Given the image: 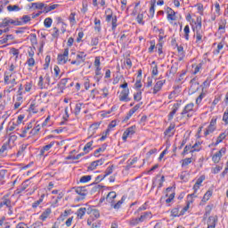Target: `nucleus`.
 <instances>
[{
  "label": "nucleus",
  "mask_w": 228,
  "mask_h": 228,
  "mask_svg": "<svg viewBox=\"0 0 228 228\" xmlns=\"http://www.w3.org/2000/svg\"><path fill=\"white\" fill-rule=\"evenodd\" d=\"M19 127V124L15 122L9 123L7 128H6V133L7 134H10L12 131H15Z\"/></svg>",
  "instance_id": "obj_22"
},
{
  "label": "nucleus",
  "mask_w": 228,
  "mask_h": 228,
  "mask_svg": "<svg viewBox=\"0 0 228 228\" xmlns=\"http://www.w3.org/2000/svg\"><path fill=\"white\" fill-rule=\"evenodd\" d=\"M134 133H136V126H132L126 128V131L123 133L122 140L124 142H127V138H132Z\"/></svg>",
  "instance_id": "obj_6"
},
{
  "label": "nucleus",
  "mask_w": 228,
  "mask_h": 228,
  "mask_svg": "<svg viewBox=\"0 0 228 228\" xmlns=\"http://www.w3.org/2000/svg\"><path fill=\"white\" fill-rule=\"evenodd\" d=\"M172 190H174L173 187H168L166 190L167 191L166 197H168L166 200V204H170V202H172L174 199H175V192H174Z\"/></svg>",
  "instance_id": "obj_10"
},
{
  "label": "nucleus",
  "mask_w": 228,
  "mask_h": 228,
  "mask_svg": "<svg viewBox=\"0 0 228 228\" xmlns=\"http://www.w3.org/2000/svg\"><path fill=\"white\" fill-rule=\"evenodd\" d=\"M86 213V208H80L77 211V218H83V216H85Z\"/></svg>",
  "instance_id": "obj_34"
},
{
  "label": "nucleus",
  "mask_w": 228,
  "mask_h": 228,
  "mask_svg": "<svg viewBox=\"0 0 228 228\" xmlns=\"http://www.w3.org/2000/svg\"><path fill=\"white\" fill-rule=\"evenodd\" d=\"M27 65H28V67H35V59L33 57L28 58Z\"/></svg>",
  "instance_id": "obj_63"
},
{
  "label": "nucleus",
  "mask_w": 228,
  "mask_h": 228,
  "mask_svg": "<svg viewBox=\"0 0 228 228\" xmlns=\"http://www.w3.org/2000/svg\"><path fill=\"white\" fill-rule=\"evenodd\" d=\"M92 181V175H84L80 178V183H88Z\"/></svg>",
  "instance_id": "obj_58"
},
{
  "label": "nucleus",
  "mask_w": 228,
  "mask_h": 228,
  "mask_svg": "<svg viewBox=\"0 0 228 228\" xmlns=\"http://www.w3.org/2000/svg\"><path fill=\"white\" fill-rule=\"evenodd\" d=\"M211 195H213V192H211V191H208L203 196L202 202H208L211 198Z\"/></svg>",
  "instance_id": "obj_50"
},
{
  "label": "nucleus",
  "mask_w": 228,
  "mask_h": 228,
  "mask_svg": "<svg viewBox=\"0 0 228 228\" xmlns=\"http://www.w3.org/2000/svg\"><path fill=\"white\" fill-rule=\"evenodd\" d=\"M192 30L196 37V44H202L204 42V30H202V17L198 16L192 25Z\"/></svg>",
  "instance_id": "obj_1"
},
{
  "label": "nucleus",
  "mask_w": 228,
  "mask_h": 228,
  "mask_svg": "<svg viewBox=\"0 0 228 228\" xmlns=\"http://www.w3.org/2000/svg\"><path fill=\"white\" fill-rule=\"evenodd\" d=\"M216 217L210 216L208 220V228H215L216 227Z\"/></svg>",
  "instance_id": "obj_26"
},
{
  "label": "nucleus",
  "mask_w": 228,
  "mask_h": 228,
  "mask_svg": "<svg viewBox=\"0 0 228 228\" xmlns=\"http://www.w3.org/2000/svg\"><path fill=\"white\" fill-rule=\"evenodd\" d=\"M106 22H111L113 31L117 29V16H113V12L106 16Z\"/></svg>",
  "instance_id": "obj_11"
},
{
  "label": "nucleus",
  "mask_w": 228,
  "mask_h": 228,
  "mask_svg": "<svg viewBox=\"0 0 228 228\" xmlns=\"http://www.w3.org/2000/svg\"><path fill=\"white\" fill-rule=\"evenodd\" d=\"M204 97H206V93L204 92V90H202L200 94L196 99V104L198 106H199V104H200V102H202V99H204Z\"/></svg>",
  "instance_id": "obj_42"
},
{
  "label": "nucleus",
  "mask_w": 228,
  "mask_h": 228,
  "mask_svg": "<svg viewBox=\"0 0 228 228\" xmlns=\"http://www.w3.org/2000/svg\"><path fill=\"white\" fill-rule=\"evenodd\" d=\"M178 110H179V103H175L173 105L172 111L168 114V120H172V118H174V115L177 113Z\"/></svg>",
  "instance_id": "obj_25"
},
{
  "label": "nucleus",
  "mask_w": 228,
  "mask_h": 228,
  "mask_svg": "<svg viewBox=\"0 0 228 228\" xmlns=\"http://www.w3.org/2000/svg\"><path fill=\"white\" fill-rule=\"evenodd\" d=\"M87 213H88V215H93V216H94V218H99V216H101L99 210H97L95 208L88 209Z\"/></svg>",
  "instance_id": "obj_35"
},
{
  "label": "nucleus",
  "mask_w": 228,
  "mask_h": 228,
  "mask_svg": "<svg viewBox=\"0 0 228 228\" xmlns=\"http://www.w3.org/2000/svg\"><path fill=\"white\" fill-rule=\"evenodd\" d=\"M205 180H206V176H204V175H201L198 178V180L196 181V183L193 186L194 191H197L198 190H200L202 183H204Z\"/></svg>",
  "instance_id": "obj_19"
},
{
  "label": "nucleus",
  "mask_w": 228,
  "mask_h": 228,
  "mask_svg": "<svg viewBox=\"0 0 228 228\" xmlns=\"http://www.w3.org/2000/svg\"><path fill=\"white\" fill-rule=\"evenodd\" d=\"M55 143L57 145H59L60 142L53 141L49 144L43 146L40 150L39 155L44 156V158H45L47 156V152H49L51 151V149H53V147H54Z\"/></svg>",
  "instance_id": "obj_7"
},
{
  "label": "nucleus",
  "mask_w": 228,
  "mask_h": 228,
  "mask_svg": "<svg viewBox=\"0 0 228 228\" xmlns=\"http://www.w3.org/2000/svg\"><path fill=\"white\" fill-rule=\"evenodd\" d=\"M58 7V4H53V5H48L47 4H44L43 13H49V12H53V10H56Z\"/></svg>",
  "instance_id": "obj_18"
},
{
  "label": "nucleus",
  "mask_w": 228,
  "mask_h": 228,
  "mask_svg": "<svg viewBox=\"0 0 228 228\" xmlns=\"http://www.w3.org/2000/svg\"><path fill=\"white\" fill-rule=\"evenodd\" d=\"M91 45H99V37H93L91 39Z\"/></svg>",
  "instance_id": "obj_64"
},
{
  "label": "nucleus",
  "mask_w": 228,
  "mask_h": 228,
  "mask_svg": "<svg viewBox=\"0 0 228 228\" xmlns=\"http://www.w3.org/2000/svg\"><path fill=\"white\" fill-rule=\"evenodd\" d=\"M32 8L35 10H44V3H32Z\"/></svg>",
  "instance_id": "obj_44"
},
{
  "label": "nucleus",
  "mask_w": 228,
  "mask_h": 228,
  "mask_svg": "<svg viewBox=\"0 0 228 228\" xmlns=\"http://www.w3.org/2000/svg\"><path fill=\"white\" fill-rule=\"evenodd\" d=\"M175 133V124L171 123L170 126L164 132V134L165 136H168L170 138L171 136H174Z\"/></svg>",
  "instance_id": "obj_13"
},
{
  "label": "nucleus",
  "mask_w": 228,
  "mask_h": 228,
  "mask_svg": "<svg viewBox=\"0 0 228 228\" xmlns=\"http://www.w3.org/2000/svg\"><path fill=\"white\" fill-rule=\"evenodd\" d=\"M181 215H183V212H179V208H175L171 210V216H181Z\"/></svg>",
  "instance_id": "obj_45"
},
{
  "label": "nucleus",
  "mask_w": 228,
  "mask_h": 228,
  "mask_svg": "<svg viewBox=\"0 0 228 228\" xmlns=\"http://www.w3.org/2000/svg\"><path fill=\"white\" fill-rule=\"evenodd\" d=\"M8 150V144H3V146L0 148V158H3V154H4V152H6V151Z\"/></svg>",
  "instance_id": "obj_57"
},
{
  "label": "nucleus",
  "mask_w": 228,
  "mask_h": 228,
  "mask_svg": "<svg viewBox=\"0 0 228 228\" xmlns=\"http://www.w3.org/2000/svg\"><path fill=\"white\" fill-rule=\"evenodd\" d=\"M57 61L61 65H65L69 61V48H65L62 53H60L57 57Z\"/></svg>",
  "instance_id": "obj_8"
},
{
  "label": "nucleus",
  "mask_w": 228,
  "mask_h": 228,
  "mask_svg": "<svg viewBox=\"0 0 228 228\" xmlns=\"http://www.w3.org/2000/svg\"><path fill=\"white\" fill-rule=\"evenodd\" d=\"M222 152L225 154V151L224 150H221L214 154V156L212 157V161H214V163H220V159H222Z\"/></svg>",
  "instance_id": "obj_20"
},
{
  "label": "nucleus",
  "mask_w": 228,
  "mask_h": 228,
  "mask_svg": "<svg viewBox=\"0 0 228 228\" xmlns=\"http://www.w3.org/2000/svg\"><path fill=\"white\" fill-rule=\"evenodd\" d=\"M195 104L193 102H191L183 108V111L181 112L182 117L184 118V117H187V118H191V117H193V113H195Z\"/></svg>",
  "instance_id": "obj_5"
},
{
  "label": "nucleus",
  "mask_w": 228,
  "mask_h": 228,
  "mask_svg": "<svg viewBox=\"0 0 228 228\" xmlns=\"http://www.w3.org/2000/svg\"><path fill=\"white\" fill-rule=\"evenodd\" d=\"M51 213H53V210L51 208H46L39 216V220H42V222H45L47 218L51 216Z\"/></svg>",
  "instance_id": "obj_15"
},
{
  "label": "nucleus",
  "mask_w": 228,
  "mask_h": 228,
  "mask_svg": "<svg viewBox=\"0 0 228 228\" xmlns=\"http://www.w3.org/2000/svg\"><path fill=\"white\" fill-rule=\"evenodd\" d=\"M68 82H69V78H62L59 83V86H61V88H65V86H67Z\"/></svg>",
  "instance_id": "obj_61"
},
{
  "label": "nucleus",
  "mask_w": 228,
  "mask_h": 228,
  "mask_svg": "<svg viewBox=\"0 0 228 228\" xmlns=\"http://www.w3.org/2000/svg\"><path fill=\"white\" fill-rule=\"evenodd\" d=\"M228 136V129L225 130L224 133L220 134V135L217 137L216 143H222L225 138Z\"/></svg>",
  "instance_id": "obj_27"
},
{
  "label": "nucleus",
  "mask_w": 228,
  "mask_h": 228,
  "mask_svg": "<svg viewBox=\"0 0 228 228\" xmlns=\"http://www.w3.org/2000/svg\"><path fill=\"white\" fill-rule=\"evenodd\" d=\"M61 69H60V67L58 66H54L53 68V77L54 79H60L61 77V75L60 74Z\"/></svg>",
  "instance_id": "obj_31"
},
{
  "label": "nucleus",
  "mask_w": 228,
  "mask_h": 228,
  "mask_svg": "<svg viewBox=\"0 0 228 228\" xmlns=\"http://www.w3.org/2000/svg\"><path fill=\"white\" fill-rule=\"evenodd\" d=\"M119 101L122 102H129L131 99L129 98V89H124L120 95H119Z\"/></svg>",
  "instance_id": "obj_12"
},
{
  "label": "nucleus",
  "mask_w": 228,
  "mask_h": 228,
  "mask_svg": "<svg viewBox=\"0 0 228 228\" xmlns=\"http://www.w3.org/2000/svg\"><path fill=\"white\" fill-rule=\"evenodd\" d=\"M193 158H186L181 160L182 163V167L184 168L186 167H188V165H190L192 161H193Z\"/></svg>",
  "instance_id": "obj_29"
},
{
  "label": "nucleus",
  "mask_w": 228,
  "mask_h": 228,
  "mask_svg": "<svg viewBox=\"0 0 228 228\" xmlns=\"http://www.w3.org/2000/svg\"><path fill=\"white\" fill-rule=\"evenodd\" d=\"M30 42H31L32 45H37V44H38V41L37 39V35L33 34L30 37Z\"/></svg>",
  "instance_id": "obj_62"
},
{
  "label": "nucleus",
  "mask_w": 228,
  "mask_h": 228,
  "mask_svg": "<svg viewBox=\"0 0 228 228\" xmlns=\"http://www.w3.org/2000/svg\"><path fill=\"white\" fill-rule=\"evenodd\" d=\"M6 169H2L0 171V184H4L5 183L4 179L6 177Z\"/></svg>",
  "instance_id": "obj_38"
},
{
  "label": "nucleus",
  "mask_w": 228,
  "mask_h": 228,
  "mask_svg": "<svg viewBox=\"0 0 228 228\" xmlns=\"http://www.w3.org/2000/svg\"><path fill=\"white\" fill-rule=\"evenodd\" d=\"M37 86L40 88V90H44L45 88H47V86H45V84H44V77L42 76L39 77V81Z\"/></svg>",
  "instance_id": "obj_47"
},
{
  "label": "nucleus",
  "mask_w": 228,
  "mask_h": 228,
  "mask_svg": "<svg viewBox=\"0 0 228 228\" xmlns=\"http://www.w3.org/2000/svg\"><path fill=\"white\" fill-rule=\"evenodd\" d=\"M204 97H206V93L204 92V90H202L200 94L196 99V104L198 106H199V104H200V102H202V99H204Z\"/></svg>",
  "instance_id": "obj_41"
},
{
  "label": "nucleus",
  "mask_w": 228,
  "mask_h": 228,
  "mask_svg": "<svg viewBox=\"0 0 228 228\" xmlns=\"http://www.w3.org/2000/svg\"><path fill=\"white\" fill-rule=\"evenodd\" d=\"M142 107V103L136 104L134 108H132L128 113L126 114V120H129L136 111H138V109Z\"/></svg>",
  "instance_id": "obj_16"
},
{
  "label": "nucleus",
  "mask_w": 228,
  "mask_h": 228,
  "mask_svg": "<svg viewBox=\"0 0 228 228\" xmlns=\"http://www.w3.org/2000/svg\"><path fill=\"white\" fill-rule=\"evenodd\" d=\"M45 28H51L53 26V19L51 18H46L44 21Z\"/></svg>",
  "instance_id": "obj_54"
},
{
  "label": "nucleus",
  "mask_w": 228,
  "mask_h": 228,
  "mask_svg": "<svg viewBox=\"0 0 228 228\" xmlns=\"http://www.w3.org/2000/svg\"><path fill=\"white\" fill-rule=\"evenodd\" d=\"M165 83H166V80L157 81V83L155 84V86L153 87V94H154V95H156V94H158V92H159L161 90V88H163V85Z\"/></svg>",
  "instance_id": "obj_17"
},
{
  "label": "nucleus",
  "mask_w": 228,
  "mask_h": 228,
  "mask_svg": "<svg viewBox=\"0 0 228 228\" xmlns=\"http://www.w3.org/2000/svg\"><path fill=\"white\" fill-rule=\"evenodd\" d=\"M40 132V125L36 126L31 131H30V134H33V136H35V134H38V133Z\"/></svg>",
  "instance_id": "obj_56"
},
{
  "label": "nucleus",
  "mask_w": 228,
  "mask_h": 228,
  "mask_svg": "<svg viewBox=\"0 0 228 228\" xmlns=\"http://www.w3.org/2000/svg\"><path fill=\"white\" fill-rule=\"evenodd\" d=\"M84 104L83 103H77L75 107V115H78L81 113V109L83 108Z\"/></svg>",
  "instance_id": "obj_53"
},
{
  "label": "nucleus",
  "mask_w": 228,
  "mask_h": 228,
  "mask_svg": "<svg viewBox=\"0 0 228 228\" xmlns=\"http://www.w3.org/2000/svg\"><path fill=\"white\" fill-rule=\"evenodd\" d=\"M27 145H25V144H22L21 146H20V150L18 151V152H17V158H19V157H20V156H22L23 154H24V151H26V149H27Z\"/></svg>",
  "instance_id": "obj_51"
},
{
  "label": "nucleus",
  "mask_w": 228,
  "mask_h": 228,
  "mask_svg": "<svg viewBox=\"0 0 228 228\" xmlns=\"http://www.w3.org/2000/svg\"><path fill=\"white\" fill-rule=\"evenodd\" d=\"M7 10L8 12H20V7L19 5H8Z\"/></svg>",
  "instance_id": "obj_49"
},
{
  "label": "nucleus",
  "mask_w": 228,
  "mask_h": 228,
  "mask_svg": "<svg viewBox=\"0 0 228 228\" xmlns=\"http://www.w3.org/2000/svg\"><path fill=\"white\" fill-rule=\"evenodd\" d=\"M10 26H22V21L12 20L11 18H4L2 22H0V28L3 33H8L10 31Z\"/></svg>",
  "instance_id": "obj_2"
},
{
  "label": "nucleus",
  "mask_w": 228,
  "mask_h": 228,
  "mask_svg": "<svg viewBox=\"0 0 228 228\" xmlns=\"http://www.w3.org/2000/svg\"><path fill=\"white\" fill-rule=\"evenodd\" d=\"M3 206H6L7 208H10L12 206V200L6 198V196H4L2 198V200L0 201V208H3Z\"/></svg>",
  "instance_id": "obj_24"
},
{
  "label": "nucleus",
  "mask_w": 228,
  "mask_h": 228,
  "mask_svg": "<svg viewBox=\"0 0 228 228\" xmlns=\"http://www.w3.org/2000/svg\"><path fill=\"white\" fill-rule=\"evenodd\" d=\"M94 29L98 31V33L101 31V20L97 18L94 19Z\"/></svg>",
  "instance_id": "obj_46"
},
{
  "label": "nucleus",
  "mask_w": 228,
  "mask_h": 228,
  "mask_svg": "<svg viewBox=\"0 0 228 228\" xmlns=\"http://www.w3.org/2000/svg\"><path fill=\"white\" fill-rule=\"evenodd\" d=\"M115 199H117V192L115 191L109 192L106 197V200L107 202H109V204H110V208H113V209H120L126 199L122 197L121 200H118V202L115 201Z\"/></svg>",
  "instance_id": "obj_3"
},
{
  "label": "nucleus",
  "mask_w": 228,
  "mask_h": 228,
  "mask_svg": "<svg viewBox=\"0 0 228 228\" xmlns=\"http://www.w3.org/2000/svg\"><path fill=\"white\" fill-rule=\"evenodd\" d=\"M31 127V124H28L27 126H25V128L22 130V133L20 134V138H26V134H28V131H29Z\"/></svg>",
  "instance_id": "obj_37"
},
{
  "label": "nucleus",
  "mask_w": 228,
  "mask_h": 228,
  "mask_svg": "<svg viewBox=\"0 0 228 228\" xmlns=\"http://www.w3.org/2000/svg\"><path fill=\"white\" fill-rule=\"evenodd\" d=\"M92 145H94V142H89L85 145L83 151L84 152H86V154H87V152H90V151H92Z\"/></svg>",
  "instance_id": "obj_43"
},
{
  "label": "nucleus",
  "mask_w": 228,
  "mask_h": 228,
  "mask_svg": "<svg viewBox=\"0 0 228 228\" xmlns=\"http://www.w3.org/2000/svg\"><path fill=\"white\" fill-rule=\"evenodd\" d=\"M179 69V64H177V62L174 63L170 69H169V74L172 76H175V74H177V70Z\"/></svg>",
  "instance_id": "obj_28"
},
{
  "label": "nucleus",
  "mask_w": 228,
  "mask_h": 228,
  "mask_svg": "<svg viewBox=\"0 0 228 228\" xmlns=\"http://www.w3.org/2000/svg\"><path fill=\"white\" fill-rule=\"evenodd\" d=\"M13 73H10V72H8V71H6L5 73H4V85H10V80L12 79V75Z\"/></svg>",
  "instance_id": "obj_33"
},
{
  "label": "nucleus",
  "mask_w": 228,
  "mask_h": 228,
  "mask_svg": "<svg viewBox=\"0 0 228 228\" xmlns=\"http://www.w3.org/2000/svg\"><path fill=\"white\" fill-rule=\"evenodd\" d=\"M29 111L32 113H38V109L37 108V104L31 103L29 106Z\"/></svg>",
  "instance_id": "obj_60"
},
{
  "label": "nucleus",
  "mask_w": 228,
  "mask_h": 228,
  "mask_svg": "<svg viewBox=\"0 0 228 228\" xmlns=\"http://www.w3.org/2000/svg\"><path fill=\"white\" fill-rule=\"evenodd\" d=\"M28 183H29V180H26L25 182L22 183L20 187L17 189V193H22L25 190L28 189Z\"/></svg>",
  "instance_id": "obj_32"
},
{
  "label": "nucleus",
  "mask_w": 228,
  "mask_h": 228,
  "mask_svg": "<svg viewBox=\"0 0 228 228\" xmlns=\"http://www.w3.org/2000/svg\"><path fill=\"white\" fill-rule=\"evenodd\" d=\"M183 37L185 40H190V26L186 25L183 28Z\"/></svg>",
  "instance_id": "obj_39"
},
{
  "label": "nucleus",
  "mask_w": 228,
  "mask_h": 228,
  "mask_svg": "<svg viewBox=\"0 0 228 228\" xmlns=\"http://www.w3.org/2000/svg\"><path fill=\"white\" fill-rule=\"evenodd\" d=\"M136 20L138 24H142V26H143L145 24V21H143V13L138 14L136 17Z\"/></svg>",
  "instance_id": "obj_55"
},
{
  "label": "nucleus",
  "mask_w": 228,
  "mask_h": 228,
  "mask_svg": "<svg viewBox=\"0 0 228 228\" xmlns=\"http://www.w3.org/2000/svg\"><path fill=\"white\" fill-rule=\"evenodd\" d=\"M95 77L97 81H101V78L102 77V73L101 72V68L95 69Z\"/></svg>",
  "instance_id": "obj_52"
},
{
  "label": "nucleus",
  "mask_w": 228,
  "mask_h": 228,
  "mask_svg": "<svg viewBox=\"0 0 228 228\" xmlns=\"http://www.w3.org/2000/svg\"><path fill=\"white\" fill-rule=\"evenodd\" d=\"M73 190H75V192L77 195L75 198L76 202H81V200H85L86 199V195H88V190H86V187H75Z\"/></svg>",
  "instance_id": "obj_4"
},
{
  "label": "nucleus",
  "mask_w": 228,
  "mask_h": 228,
  "mask_svg": "<svg viewBox=\"0 0 228 228\" xmlns=\"http://www.w3.org/2000/svg\"><path fill=\"white\" fill-rule=\"evenodd\" d=\"M216 129V118H212L209 126L205 131V136L211 134V133H215Z\"/></svg>",
  "instance_id": "obj_9"
},
{
  "label": "nucleus",
  "mask_w": 228,
  "mask_h": 228,
  "mask_svg": "<svg viewBox=\"0 0 228 228\" xmlns=\"http://www.w3.org/2000/svg\"><path fill=\"white\" fill-rule=\"evenodd\" d=\"M85 60H86V53L85 52H78L77 54V61H79V63H85Z\"/></svg>",
  "instance_id": "obj_21"
},
{
  "label": "nucleus",
  "mask_w": 228,
  "mask_h": 228,
  "mask_svg": "<svg viewBox=\"0 0 228 228\" xmlns=\"http://www.w3.org/2000/svg\"><path fill=\"white\" fill-rule=\"evenodd\" d=\"M111 174H113V166L107 167L105 170V175L101 178V181H102L105 177H108V175H111Z\"/></svg>",
  "instance_id": "obj_36"
},
{
  "label": "nucleus",
  "mask_w": 228,
  "mask_h": 228,
  "mask_svg": "<svg viewBox=\"0 0 228 228\" xmlns=\"http://www.w3.org/2000/svg\"><path fill=\"white\" fill-rule=\"evenodd\" d=\"M191 90H192V92H197V90H199V83L195 78L191 80Z\"/></svg>",
  "instance_id": "obj_30"
},
{
  "label": "nucleus",
  "mask_w": 228,
  "mask_h": 228,
  "mask_svg": "<svg viewBox=\"0 0 228 228\" xmlns=\"http://www.w3.org/2000/svg\"><path fill=\"white\" fill-rule=\"evenodd\" d=\"M166 12L167 13V20H177L176 12L172 8L167 7Z\"/></svg>",
  "instance_id": "obj_14"
},
{
  "label": "nucleus",
  "mask_w": 228,
  "mask_h": 228,
  "mask_svg": "<svg viewBox=\"0 0 228 228\" xmlns=\"http://www.w3.org/2000/svg\"><path fill=\"white\" fill-rule=\"evenodd\" d=\"M149 218H152V214L151 212H144L141 215L139 220L142 224V222H146V220H149Z\"/></svg>",
  "instance_id": "obj_23"
},
{
  "label": "nucleus",
  "mask_w": 228,
  "mask_h": 228,
  "mask_svg": "<svg viewBox=\"0 0 228 228\" xmlns=\"http://www.w3.org/2000/svg\"><path fill=\"white\" fill-rule=\"evenodd\" d=\"M199 151H200V142H197L194 145H192L191 152H199Z\"/></svg>",
  "instance_id": "obj_48"
},
{
  "label": "nucleus",
  "mask_w": 228,
  "mask_h": 228,
  "mask_svg": "<svg viewBox=\"0 0 228 228\" xmlns=\"http://www.w3.org/2000/svg\"><path fill=\"white\" fill-rule=\"evenodd\" d=\"M139 224H142L139 217H134L130 220L129 224L132 227H134V225H138Z\"/></svg>",
  "instance_id": "obj_40"
},
{
  "label": "nucleus",
  "mask_w": 228,
  "mask_h": 228,
  "mask_svg": "<svg viewBox=\"0 0 228 228\" xmlns=\"http://www.w3.org/2000/svg\"><path fill=\"white\" fill-rule=\"evenodd\" d=\"M134 100L136 101L137 102L142 101V91H139L134 94Z\"/></svg>",
  "instance_id": "obj_59"
}]
</instances>
